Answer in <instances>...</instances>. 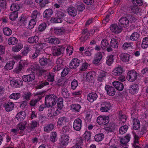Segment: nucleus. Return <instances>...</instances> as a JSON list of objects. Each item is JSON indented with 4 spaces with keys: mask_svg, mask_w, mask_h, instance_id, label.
I'll return each mask as SVG.
<instances>
[{
    "mask_svg": "<svg viewBox=\"0 0 148 148\" xmlns=\"http://www.w3.org/2000/svg\"><path fill=\"white\" fill-rule=\"evenodd\" d=\"M58 97L54 95H50L46 96L45 99V104L48 108L52 107L57 103Z\"/></svg>",
    "mask_w": 148,
    "mask_h": 148,
    "instance_id": "f257e3e1",
    "label": "nucleus"
},
{
    "mask_svg": "<svg viewBox=\"0 0 148 148\" xmlns=\"http://www.w3.org/2000/svg\"><path fill=\"white\" fill-rule=\"evenodd\" d=\"M30 17L25 16V17H22L21 19V22L25 25L27 21L29 20L28 23V27L29 29H32L34 27L36 24V20L35 19L31 18Z\"/></svg>",
    "mask_w": 148,
    "mask_h": 148,
    "instance_id": "f03ea898",
    "label": "nucleus"
},
{
    "mask_svg": "<svg viewBox=\"0 0 148 148\" xmlns=\"http://www.w3.org/2000/svg\"><path fill=\"white\" fill-rule=\"evenodd\" d=\"M56 17H52L51 21L53 23H60L62 22L63 17L66 15L65 12L58 11L56 13Z\"/></svg>",
    "mask_w": 148,
    "mask_h": 148,
    "instance_id": "7ed1b4c3",
    "label": "nucleus"
},
{
    "mask_svg": "<svg viewBox=\"0 0 148 148\" xmlns=\"http://www.w3.org/2000/svg\"><path fill=\"white\" fill-rule=\"evenodd\" d=\"M38 75V76L43 75L45 77L47 76V79L48 81L51 82H53L54 80V76L52 73H49L47 71L42 70L38 71L37 72Z\"/></svg>",
    "mask_w": 148,
    "mask_h": 148,
    "instance_id": "20e7f679",
    "label": "nucleus"
},
{
    "mask_svg": "<svg viewBox=\"0 0 148 148\" xmlns=\"http://www.w3.org/2000/svg\"><path fill=\"white\" fill-rule=\"evenodd\" d=\"M65 48L64 46L53 47L52 49V53L53 56H59L63 53Z\"/></svg>",
    "mask_w": 148,
    "mask_h": 148,
    "instance_id": "39448f33",
    "label": "nucleus"
},
{
    "mask_svg": "<svg viewBox=\"0 0 148 148\" xmlns=\"http://www.w3.org/2000/svg\"><path fill=\"white\" fill-rule=\"evenodd\" d=\"M109 117L108 116H100L97 117V121L99 124L104 125L109 122Z\"/></svg>",
    "mask_w": 148,
    "mask_h": 148,
    "instance_id": "423d86ee",
    "label": "nucleus"
},
{
    "mask_svg": "<svg viewBox=\"0 0 148 148\" xmlns=\"http://www.w3.org/2000/svg\"><path fill=\"white\" fill-rule=\"evenodd\" d=\"M138 75L136 71L132 70L128 73L127 78L130 82H133L136 79Z\"/></svg>",
    "mask_w": 148,
    "mask_h": 148,
    "instance_id": "0eeeda50",
    "label": "nucleus"
},
{
    "mask_svg": "<svg viewBox=\"0 0 148 148\" xmlns=\"http://www.w3.org/2000/svg\"><path fill=\"white\" fill-rule=\"evenodd\" d=\"M70 137L67 135H62L60 139L59 143L60 145L64 146H66L69 143Z\"/></svg>",
    "mask_w": 148,
    "mask_h": 148,
    "instance_id": "6e6552de",
    "label": "nucleus"
},
{
    "mask_svg": "<svg viewBox=\"0 0 148 148\" xmlns=\"http://www.w3.org/2000/svg\"><path fill=\"white\" fill-rule=\"evenodd\" d=\"M82 121L79 118L75 119L73 123V127L74 129L77 131H79L82 126Z\"/></svg>",
    "mask_w": 148,
    "mask_h": 148,
    "instance_id": "1a4fd4ad",
    "label": "nucleus"
},
{
    "mask_svg": "<svg viewBox=\"0 0 148 148\" xmlns=\"http://www.w3.org/2000/svg\"><path fill=\"white\" fill-rule=\"evenodd\" d=\"M111 107V104L109 102H103L101 103L100 110L101 112H106L110 109Z\"/></svg>",
    "mask_w": 148,
    "mask_h": 148,
    "instance_id": "9d476101",
    "label": "nucleus"
},
{
    "mask_svg": "<svg viewBox=\"0 0 148 148\" xmlns=\"http://www.w3.org/2000/svg\"><path fill=\"white\" fill-rule=\"evenodd\" d=\"M110 29L113 32L116 34L120 33L122 31V27L117 24H112L110 27Z\"/></svg>",
    "mask_w": 148,
    "mask_h": 148,
    "instance_id": "9b49d317",
    "label": "nucleus"
},
{
    "mask_svg": "<svg viewBox=\"0 0 148 148\" xmlns=\"http://www.w3.org/2000/svg\"><path fill=\"white\" fill-rule=\"evenodd\" d=\"M10 85L13 87L17 88L22 86L23 84L22 81L20 79H13L10 81Z\"/></svg>",
    "mask_w": 148,
    "mask_h": 148,
    "instance_id": "f8f14e48",
    "label": "nucleus"
},
{
    "mask_svg": "<svg viewBox=\"0 0 148 148\" xmlns=\"http://www.w3.org/2000/svg\"><path fill=\"white\" fill-rule=\"evenodd\" d=\"M39 62L41 65L47 66H51L52 63L50 59L43 57L40 59Z\"/></svg>",
    "mask_w": 148,
    "mask_h": 148,
    "instance_id": "ddd939ff",
    "label": "nucleus"
},
{
    "mask_svg": "<svg viewBox=\"0 0 148 148\" xmlns=\"http://www.w3.org/2000/svg\"><path fill=\"white\" fill-rule=\"evenodd\" d=\"M35 78V77L34 73L24 75L22 77L23 80L26 82H29L33 81Z\"/></svg>",
    "mask_w": 148,
    "mask_h": 148,
    "instance_id": "4468645a",
    "label": "nucleus"
},
{
    "mask_svg": "<svg viewBox=\"0 0 148 148\" xmlns=\"http://www.w3.org/2000/svg\"><path fill=\"white\" fill-rule=\"evenodd\" d=\"M119 25L122 27H125L129 25V21L128 19L125 17H122L119 21Z\"/></svg>",
    "mask_w": 148,
    "mask_h": 148,
    "instance_id": "2eb2a0df",
    "label": "nucleus"
},
{
    "mask_svg": "<svg viewBox=\"0 0 148 148\" xmlns=\"http://www.w3.org/2000/svg\"><path fill=\"white\" fill-rule=\"evenodd\" d=\"M80 60L76 58L72 60L70 63L69 67L71 69H75L79 65Z\"/></svg>",
    "mask_w": 148,
    "mask_h": 148,
    "instance_id": "dca6fc26",
    "label": "nucleus"
},
{
    "mask_svg": "<svg viewBox=\"0 0 148 148\" xmlns=\"http://www.w3.org/2000/svg\"><path fill=\"white\" fill-rule=\"evenodd\" d=\"M95 29H93L91 30L89 33L87 32V29H85L84 30L83 32V35L81 38L82 40L84 39V40H86L89 37L90 34L92 35L95 31Z\"/></svg>",
    "mask_w": 148,
    "mask_h": 148,
    "instance_id": "f3484780",
    "label": "nucleus"
},
{
    "mask_svg": "<svg viewBox=\"0 0 148 148\" xmlns=\"http://www.w3.org/2000/svg\"><path fill=\"white\" fill-rule=\"evenodd\" d=\"M69 123L68 119L66 117L63 116L58 119L57 122V125L60 127H61L62 125H66Z\"/></svg>",
    "mask_w": 148,
    "mask_h": 148,
    "instance_id": "a211bd4d",
    "label": "nucleus"
},
{
    "mask_svg": "<svg viewBox=\"0 0 148 148\" xmlns=\"http://www.w3.org/2000/svg\"><path fill=\"white\" fill-rule=\"evenodd\" d=\"M105 89L107 94L110 96H113L115 93V89L112 86L106 85L105 87Z\"/></svg>",
    "mask_w": 148,
    "mask_h": 148,
    "instance_id": "6ab92c4d",
    "label": "nucleus"
},
{
    "mask_svg": "<svg viewBox=\"0 0 148 148\" xmlns=\"http://www.w3.org/2000/svg\"><path fill=\"white\" fill-rule=\"evenodd\" d=\"M113 86L118 90L122 91L124 88V86L122 83L117 81H115L112 82Z\"/></svg>",
    "mask_w": 148,
    "mask_h": 148,
    "instance_id": "aec40b11",
    "label": "nucleus"
},
{
    "mask_svg": "<svg viewBox=\"0 0 148 148\" xmlns=\"http://www.w3.org/2000/svg\"><path fill=\"white\" fill-rule=\"evenodd\" d=\"M139 89V87L137 84H134L131 85L129 88V91L131 94L134 95L136 94Z\"/></svg>",
    "mask_w": 148,
    "mask_h": 148,
    "instance_id": "412c9836",
    "label": "nucleus"
},
{
    "mask_svg": "<svg viewBox=\"0 0 148 148\" xmlns=\"http://www.w3.org/2000/svg\"><path fill=\"white\" fill-rule=\"evenodd\" d=\"M97 97V95L96 94L92 92L88 94L87 98L89 102H92L95 100Z\"/></svg>",
    "mask_w": 148,
    "mask_h": 148,
    "instance_id": "4be33fe9",
    "label": "nucleus"
},
{
    "mask_svg": "<svg viewBox=\"0 0 148 148\" xmlns=\"http://www.w3.org/2000/svg\"><path fill=\"white\" fill-rule=\"evenodd\" d=\"M123 72V69L121 66H119L115 68L112 71V73L114 75L119 76Z\"/></svg>",
    "mask_w": 148,
    "mask_h": 148,
    "instance_id": "5701e85b",
    "label": "nucleus"
},
{
    "mask_svg": "<svg viewBox=\"0 0 148 148\" xmlns=\"http://www.w3.org/2000/svg\"><path fill=\"white\" fill-rule=\"evenodd\" d=\"M130 56V55L127 53H123L121 54L120 58L121 60L124 62H127L129 61Z\"/></svg>",
    "mask_w": 148,
    "mask_h": 148,
    "instance_id": "b1692460",
    "label": "nucleus"
},
{
    "mask_svg": "<svg viewBox=\"0 0 148 148\" xmlns=\"http://www.w3.org/2000/svg\"><path fill=\"white\" fill-rule=\"evenodd\" d=\"M45 41L47 43L51 44H58L60 42L59 39L54 37H51L48 38H47Z\"/></svg>",
    "mask_w": 148,
    "mask_h": 148,
    "instance_id": "393cba45",
    "label": "nucleus"
},
{
    "mask_svg": "<svg viewBox=\"0 0 148 148\" xmlns=\"http://www.w3.org/2000/svg\"><path fill=\"white\" fill-rule=\"evenodd\" d=\"M14 106V104L11 102H9L5 103L4 106L5 110L7 112H9L11 111L13 109Z\"/></svg>",
    "mask_w": 148,
    "mask_h": 148,
    "instance_id": "a878e982",
    "label": "nucleus"
},
{
    "mask_svg": "<svg viewBox=\"0 0 148 148\" xmlns=\"http://www.w3.org/2000/svg\"><path fill=\"white\" fill-rule=\"evenodd\" d=\"M67 11L68 13L71 16H74L77 14V11L76 9L73 7H70L68 8Z\"/></svg>",
    "mask_w": 148,
    "mask_h": 148,
    "instance_id": "bb28decb",
    "label": "nucleus"
},
{
    "mask_svg": "<svg viewBox=\"0 0 148 148\" xmlns=\"http://www.w3.org/2000/svg\"><path fill=\"white\" fill-rule=\"evenodd\" d=\"M53 10L51 9H48L45 10L43 15L45 18H47L51 17L53 14Z\"/></svg>",
    "mask_w": 148,
    "mask_h": 148,
    "instance_id": "cd10ccee",
    "label": "nucleus"
},
{
    "mask_svg": "<svg viewBox=\"0 0 148 148\" xmlns=\"http://www.w3.org/2000/svg\"><path fill=\"white\" fill-rule=\"evenodd\" d=\"M110 47L114 48H118L119 43L117 40L115 38H112L110 41Z\"/></svg>",
    "mask_w": 148,
    "mask_h": 148,
    "instance_id": "c85d7f7f",
    "label": "nucleus"
},
{
    "mask_svg": "<svg viewBox=\"0 0 148 148\" xmlns=\"http://www.w3.org/2000/svg\"><path fill=\"white\" fill-rule=\"evenodd\" d=\"M26 114L24 111H21L18 113L16 116V118L19 121L24 119L25 118Z\"/></svg>",
    "mask_w": 148,
    "mask_h": 148,
    "instance_id": "c756f323",
    "label": "nucleus"
},
{
    "mask_svg": "<svg viewBox=\"0 0 148 148\" xmlns=\"http://www.w3.org/2000/svg\"><path fill=\"white\" fill-rule=\"evenodd\" d=\"M107 74L106 72L104 71L100 72L98 77V80L99 82H101L104 80L106 78Z\"/></svg>",
    "mask_w": 148,
    "mask_h": 148,
    "instance_id": "7c9ffc66",
    "label": "nucleus"
},
{
    "mask_svg": "<svg viewBox=\"0 0 148 148\" xmlns=\"http://www.w3.org/2000/svg\"><path fill=\"white\" fill-rule=\"evenodd\" d=\"M23 46L22 44L19 43L18 45L14 46L12 48V51L14 52L19 51L23 47Z\"/></svg>",
    "mask_w": 148,
    "mask_h": 148,
    "instance_id": "2f4dec72",
    "label": "nucleus"
},
{
    "mask_svg": "<svg viewBox=\"0 0 148 148\" xmlns=\"http://www.w3.org/2000/svg\"><path fill=\"white\" fill-rule=\"evenodd\" d=\"M131 136L130 134L127 135L125 137L120 140L121 143L123 144H126L130 141Z\"/></svg>",
    "mask_w": 148,
    "mask_h": 148,
    "instance_id": "473e14b6",
    "label": "nucleus"
},
{
    "mask_svg": "<svg viewBox=\"0 0 148 148\" xmlns=\"http://www.w3.org/2000/svg\"><path fill=\"white\" fill-rule=\"evenodd\" d=\"M65 31V29L63 28L55 27L54 29V33L59 35L63 34Z\"/></svg>",
    "mask_w": 148,
    "mask_h": 148,
    "instance_id": "72a5a7b5",
    "label": "nucleus"
},
{
    "mask_svg": "<svg viewBox=\"0 0 148 148\" xmlns=\"http://www.w3.org/2000/svg\"><path fill=\"white\" fill-rule=\"evenodd\" d=\"M14 63L15 62L14 60L10 61L6 64L4 68L7 70L12 69L13 68Z\"/></svg>",
    "mask_w": 148,
    "mask_h": 148,
    "instance_id": "f704fd0d",
    "label": "nucleus"
},
{
    "mask_svg": "<svg viewBox=\"0 0 148 148\" xmlns=\"http://www.w3.org/2000/svg\"><path fill=\"white\" fill-rule=\"evenodd\" d=\"M94 72H90L87 73L86 77V80L90 82L92 81L94 79Z\"/></svg>",
    "mask_w": 148,
    "mask_h": 148,
    "instance_id": "c9c22d12",
    "label": "nucleus"
},
{
    "mask_svg": "<svg viewBox=\"0 0 148 148\" xmlns=\"http://www.w3.org/2000/svg\"><path fill=\"white\" fill-rule=\"evenodd\" d=\"M102 58V56L101 53H98L95 56L93 63L94 64H97L100 61Z\"/></svg>",
    "mask_w": 148,
    "mask_h": 148,
    "instance_id": "e433bc0d",
    "label": "nucleus"
},
{
    "mask_svg": "<svg viewBox=\"0 0 148 148\" xmlns=\"http://www.w3.org/2000/svg\"><path fill=\"white\" fill-rule=\"evenodd\" d=\"M141 47L142 48L144 49L148 47V37H145L143 39Z\"/></svg>",
    "mask_w": 148,
    "mask_h": 148,
    "instance_id": "4c0bfd02",
    "label": "nucleus"
},
{
    "mask_svg": "<svg viewBox=\"0 0 148 148\" xmlns=\"http://www.w3.org/2000/svg\"><path fill=\"white\" fill-rule=\"evenodd\" d=\"M140 34L137 32H134L130 36V39L132 41L137 40L140 37Z\"/></svg>",
    "mask_w": 148,
    "mask_h": 148,
    "instance_id": "58836bf2",
    "label": "nucleus"
},
{
    "mask_svg": "<svg viewBox=\"0 0 148 148\" xmlns=\"http://www.w3.org/2000/svg\"><path fill=\"white\" fill-rule=\"evenodd\" d=\"M20 8L19 5L16 3L12 4L11 6V10L14 12H17Z\"/></svg>",
    "mask_w": 148,
    "mask_h": 148,
    "instance_id": "ea45409f",
    "label": "nucleus"
},
{
    "mask_svg": "<svg viewBox=\"0 0 148 148\" xmlns=\"http://www.w3.org/2000/svg\"><path fill=\"white\" fill-rule=\"evenodd\" d=\"M38 38L37 36H33L28 38V41L30 43H33L38 42Z\"/></svg>",
    "mask_w": 148,
    "mask_h": 148,
    "instance_id": "a19ab883",
    "label": "nucleus"
},
{
    "mask_svg": "<svg viewBox=\"0 0 148 148\" xmlns=\"http://www.w3.org/2000/svg\"><path fill=\"white\" fill-rule=\"evenodd\" d=\"M104 138V135L102 133L96 135L94 137L95 140L97 142L101 141Z\"/></svg>",
    "mask_w": 148,
    "mask_h": 148,
    "instance_id": "79ce46f5",
    "label": "nucleus"
},
{
    "mask_svg": "<svg viewBox=\"0 0 148 148\" xmlns=\"http://www.w3.org/2000/svg\"><path fill=\"white\" fill-rule=\"evenodd\" d=\"M83 141L84 140L82 138L80 137L76 138L74 142L77 147H79L82 145Z\"/></svg>",
    "mask_w": 148,
    "mask_h": 148,
    "instance_id": "37998d69",
    "label": "nucleus"
},
{
    "mask_svg": "<svg viewBox=\"0 0 148 148\" xmlns=\"http://www.w3.org/2000/svg\"><path fill=\"white\" fill-rule=\"evenodd\" d=\"M133 121V129L135 130H138L140 127V123L139 121L137 119H134Z\"/></svg>",
    "mask_w": 148,
    "mask_h": 148,
    "instance_id": "c03bdc74",
    "label": "nucleus"
},
{
    "mask_svg": "<svg viewBox=\"0 0 148 148\" xmlns=\"http://www.w3.org/2000/svg\"><path fill=\"white\" fill-rule=\"evenodd\" d=\"M21 97L20 93H13L10 96V98L15 100H17L20 98Z\"/></svg>",
    "mask_w": 148,
    "mask_h": 148,
    "instance_id": "a18cd8bd",
    "label": "nucleus"
},
{
    "mask_svg": "<svg viewBox=\"0 0 148 148\" xmlns=\"http://www.w3.org/2000/svg\"><path fill=\"white\" fill-rule=\"evenodd\" d=\"M71 109L74 111L79 112L81 106L78 104H72L71 105Z\"/></svg>",
    "mask_w": 148,
    "mask_h": 148,
    "instance_id": "49530a36",
    "label": "nucleus"
},
{
    "mask_svg": "<svg viewBox=\"0 0 148 148\" xmlns=\"http://www.w3.org/2000/svg\"><path fill=\"white\" fill-rule=\"evenodd\" d=\"M114 56L112 55H110L107 56L106 58V62L108 65H110L113 62Z\"/></svg>",
    "mask_w": 148,
    "mask_h": 148,
    "instance_id": "de8ad7c7",
    "label": "nucleus"
},
{
    "mask_svg": "<svg viewBox=\"0 0 148 148\" xmlns=\"http://www.w3.org/2000/svg\"><path fill=\"white\" fill-rule=\"evenodd\" d=\"M3 32L4 34L7 36L11 35L12 33L11 29L7 27H5L3 29Z\"/></svg>",
    "mask_w": 148,
    "mask_h": 148,
    "instance_id": "09e8293b",
    "label": "nucleus"
},
{
    "mask_svg": "<svg viewBox=\"0 0 148 148\" xmlns=\"http://www.w3.org/2000/svg\"><path fill=\"white\" fill-rule=\"evenodd\" d=\"M17 39L13 37L9 38L8 40V44L10 45H14L17 43Z\"/></svg>",
    "mask_w": 148,
    "mask_h": 148,
    "instance_id": "8fccbe9b",
    "label": "nucleus"
},
{
    "mask_svg": "<svg viewBox=\"0 0 148 148\" xmlns=\"http://www.w3.org/2000/svg\"><path fill=\"white\" fill-rule=\"evenodd\" d=\"M109 44L107 40L104 39L102 40L101 42V47L103 49H106L108 47V46Z\"/></svg>",
    "mask_w": 148,
    "mask_h": 148,
    "instance_id": "3c124183",
    "label": "nucleus"
},
{
    "mask_svg": "<svg viewBox=\"0 0 148 148\" xmlns=\"http://www.w3.org/2000/svg\"><path fill=\"white\" fill-rule=\"evenodd\" d=\"M91 132L86 131L84 134V137L85 139V140L87 141H89L91 139Z\"/></svg>",
    "mask_w": 148,
    "mask_h": 148,
    "instance_id": "603ef678",
    "label": "nucleus"
},
{
    "mask_svg": "<svg viewBox=\"0 0 148 148\" xmlns=\"http://www.w3.org/2000/svg\"><path fill=\"white\" fill-rule=\"evenodd\" d=\"M31 50V48L29 46H27L24 47V49L23 51L21 53L23 56H27Z\"/></svg>",
    "mask_w": 148,
    "mask_h": 148,
    "instance_id": "864d4df0",
    "label": "nucleus"
},
{
    "mask_svg": "<svg viewBox=\"0 0 148 148\" xmlns=\"http://www.w3.org/2000/svg\"><path fill=\"white\" fill-rule=\"evenodd\" d=\"M57 134L55 132H52L50 138L51 141L53 143L55 142L57 140Z\"/></svg>",
    "mask_w": 148,
    "mask_h": 148,
    "instance_id": "5fc2aeb1",
    "label": "nucleus"
},
{
    "mask_svg": "<svg viewBox=\"0 0 148 148\" xmlns=\"http://www.w3.org/2000/svg\"><path fill=\"white\" fill-rule=\"evenodd\" d=\"M133 136L134 138V148H140V147L138 145H137L136 144V143H138V140L139 138V137L138 136L135 134H134Z\"/></svg>",
    "mask_w": 148,
    "mask_h": 148,
    "instance_id": "6e6d98bb",
    "label": "nucleus"
},
{
    "mask_svg": "<svg viewBox=\"0 0 148 148\" xmlns=\"http://www.w3.org/2000/svg\"><path fill=\"white\" fill-rule=\"evenodd\" d=\"M57 106L58 109L61 110L63 107V99L62 98L60 97L58 99Z\"/></svg>",
    "mask_w": 148,
    "mask_h": 148,
    "instance_id": "4d7b16f0",
    "label": "nucleus"
},
{
    "mask_svg": "<svg viewBox=\"0 0 148 148\" xmlns=\"http://www.w3.org/2000/svg\"><path fill=\"white\" fill-rule=\"evenodd\" d=\"M18 17V12H14L11 13L9 16V18L10 20L12 21H14Z\"/></svg>",
    "mask_w": 148,
    "mask_h": 148,
    "instance_id": "13d9d810",
    "label": "nucleus"
},
{
    "mask_svg": "<svg viewBox=\"0 0 148 148\" xmlns=\"http://www.w3.org/2000/svg\"><path fill=\"white\" fill-rule=\"evenodd\" d=\"M128 128V126L126 125L121 126L119 129V133L122 134L125 133L127 131Z\"/></svg>",
    "mask_w": 148,
    "mask_h": 148,
    "instance_id": "bf43d9fd",
    "label": "nucleus"
},
{
    "mask_svg": "<svg viewBox=\"0 0 148 148\" xmlns=\"http://www.w3.org/2000/svg\"><path fill=\"white\" fill-rule=\"evenodd\" d=\"M66 125L64 126L62 130V132L64 133L68 132L70 130L71 127V125L69 124V123Z\"/></svg>",
    "mask_w": 148,
    "mask_h": 148,
    "instance_id": "052dcab7",
    "label": "nucleus"
},
{
    "mask_svg": "<svg viewBox=\"0 0 148 148\" xmlns=\"http://www.w3.org/2000/svg\"><path fill=\"white\" fill-rule=\"evenodd\" d=\"M132 2L135 6H140L143 4L142 0H132Z\"/></svg>",
    "mask_w": 148,
    "mask_h": 148,
    "instance_id": "680f3d73",
    "label": "nucleus"
},
{
    "mask_svg": "<svg viewBox=\"0 0 148 148\" xmlns=\"http://www.w3.org/2000/svg\"><path fill=\"white\" fill-rule=\"evenodd\" d=\"M120 123L121 124L125 123L126 120V116L121 114H120L119 115Z\"/></svg>",
    "mask_w": 148,
    "mask_h": 148,
    "instance_id": "e2e57ef3",
    "label": "nucleus"
},
{
    "mask_svg": "<svg viewBox=\"0 0 148 148\" xmlns=\"http://www.w3.org/2000/svg\"><path fill=\"white\" fill-rule=\"evenodd\" d=\"M54 126L52 124H49L44 128V130L45 132H49L51 131L53 128Z\"/></svg>",
    "mask_w": 148,
    "mask_h": 148,
    "instance_id": "0e129e2a",
    "label": "nucleus"
},
{
    "mask_svg": "<svg viewBox=\"0 0 148 148\" xmlns=\"http://www.w3.org/2000/svg\"><path fill=\"white\" fill-rule=\"evenodd\" d=\"M26 124L27 123L25 121L20 123L18 125L17 127L19 130H23L25 128Z\"/></svg>",
    "mask_w": 148,
    "mask_h": 148,
    "instance_id": "69168bd1",
    "label": "nucleus"
},
{
    "mask_svg": "<svg viewBox=\"0 0 148 148\" xmlns=\"http://www.w3.org/2000/svg\"><path fill=\"white\" fill-rule=\"evenodd\" d=\"M131 9L132 12L136 14L139 13L141 11V10L140 8L137 6H133Z\"/></svg>",
    "mask_w": 148,
    "mask_h": 148,
    "instance_id": "338daca9",
    "label": "nucleus"
},
{
    "mask_svg": "<svg viewBox=\"0 0 148 148\" xmlns=\"http://www.w3.org/2000/svg\"><path fill=\"white\" fill-rule=\"evenodd\" d=\"M46 27V25L45 23H43L40 24L38 26V30L40 32H42L45 30Z\"/></svg>",
    "mask_w": 148,
    "mask_h": 148,
    "instance_id": "774afa93",
    "label": "nucleus"
}]
</instances>
